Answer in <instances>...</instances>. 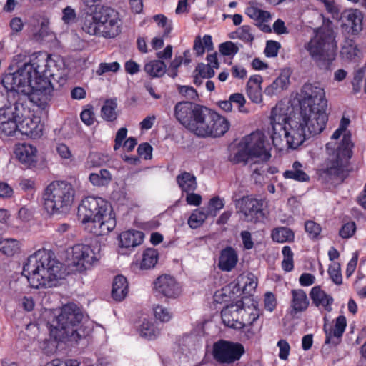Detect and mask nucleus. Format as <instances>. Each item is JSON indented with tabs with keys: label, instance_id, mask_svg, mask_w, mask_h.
Masks as SVG:
<instances>
[{
	"label": "nucleus",
	"instance_id": "nucleus-1",
	"mask_svg": "<svg viewBox=\"0 0 366 366\" xmlns=\"http://www.w3.org/2000/svg\"><path fill=\"white\" fill-rule=\"evenodd\" d=\"M300 112L297 117L288 116V108L277 104L272 108L271 139L275 147L282 144V137L289 148L296 149L307 138L320 134L328 121L327 101L322 88L305 84L300 92Z\"/></svg>",
	"mask_w": 366,
	"mask_h": 366
},
{
	"label": "nucleus",
	"instance_id": "nucleus-2",
	"mask_svg": "<svg viewBox=\"0 0 366 366\" xmlns=\"http://www.w3.org/2000/svg\"><path fill=\"white\" fill-rule=\"evenodd\" d=\"M49 59L50 55L45 51L34 53L29 62L15 72L3 76L1 84L13 93L14 102H8L1 109L16 122L30 115L29 104L31 102L43 108L47 104L51 91L48 76H53L49 74Z\"/></svg>",
	"mask_w": 366,
	"mask_h": 366
},
{
	"label": "nucleus",
	"instance_id": "nucleus-3",
	"mask_svg": "<svg viewBox=\"0 0 366 366\" xmlns=\"http://www.w3.org/2000/svg\"><path fill=\"white\" fill-rule=\"evenodd\" d=\"M66 267L51 249H39L30 255L24 264L23 273L35 289L56 287L66 275Z\"/></svg>",
	"mask_w": 366,
	"mask_h": 366
},
{
	"label": "nucleus",
	"instance_id": "nucleus-4",
	"mask_svg": "<svg viewBox=\"0 0 366 366\" xmlns=\"http://www.w3.org/2000/svg\"><path fill=\"white\" fill-rule=\"evenodd\" d=\"M77 218L84 229L95 236L107 234L117 224L111 204L102 197L89 196L82 199L78 206Z\"/></svg>",
	"mask_w": 366,
	"mask_h": 366
},
{
	"label": "nucleus",
	"instance_id": "nucleus-5",
	"mask_svg": "<svg viewBox=\"0 0 366 366\" xmlns=\"http://www.w3.org/2000/svg\"><path fill=\"white\" fill-rule=\"evenodd\" d=\"M353 144L351 134H344L339 142H328L325 145L327 157L317 169L319 178L326 183L342 182L347 176L350 161L352 157Z\"/></svg>",
	"mask_w": 366,
	"mask_h": 366
},
{
	"label": "nucleus",
	"instance_id": "nucleus-6",
	"mask_svg": "<svg viewBox=\"0 0 366 366\" xmlns=\"http://www.w3.org/2000/svg\"><path fill=\"white\" fill-rule=\"evenodd\" d=\"M322 24L313 29L312 36L304 48L317 65L323 69L331 70L337 51V33L333 23L322 14Z\"/></svg>",
	"mask_w": 366,
	"mask_h": 366
},
{
	"label": "nucleus",
	"instance_id": "nucleus-7",
	"mask_svg": "<svg viewBox=\"0 0 366 366\" xmlns=\"http://www.w3.org/2000/svg\"><path fill=\"white\" fill-rule=\"evenodd\" d=\"M82 29L90 35L115 38L121 33L119 14L109 6L96 5L85 14Z\"/></svg>",
	"mask_w": 366,
	"mask_h": 366
},
{
	"label": "nucleus",
	"instance_id": "nucleus-8",
	"mask_svg": "<svg viewBox=\"0 0 366 366\" xmlns=\"http://www.w3.org/2000/svg\"><path fill=\"white\" fill-rule=\"evenodd\" d=\"M229 128V122L226 118L201 105L189 131L199 137H219L224 135Z\"/></svg>",
	"mask_w": 366,
	"mask_h": 366
},
{
	"label": "nucleus",
	"instance_id": "nucleus-9",
	"mask_svg": "<svg viewBox=\"0 0 366 366\" xmlns=\"http://www.w3.org/2000/svg\"><path fill=\"white\" fill-rule=\"evenodd\" d=\"M55 311L54 317L49 321L50 339L45 340L41 346L46 355L54 354L61 344L69 342V303Z\"/></svg>",
	"mask_w": 366,
	"mask_h": 366
},
{
	"label": "nucleus",
	"instance_id": "nucleus-10",
	"mask_svg": "<svg viewBox=\"0 0 366 366\" xmlns=\"http://www.w3.org/2000/svg\"><path fill=\"white\" fill-rule=\"evenodd\" d=\"M44 208L50 214L66 213L69 210V187L64 181L49 184L43 196Z\"/></svg>",
	"mask_w": 366,
	"mask_h": 366
},
{
	"label": "nucleus",
	"instance_id": "nucleus-11",
	"mask_svg": "<svg viewBox=\"0 0 366 366\" xmlns=\"http://www.w3.org/2000/svg\"><path fill=\"white\" fill-rule=\"evenodd\" d=\"M84 312L83 308L74 302H70V347L88 344V336L91 329L83 322Z\"/></svg>",
	"mask_w": 366,
	"mask_h": 366
},
{
	"label": "nucleus",
	"instance_id": "nucleus-12",
	"mask_svg": "<svg viewBox=\"0 0 366 366\" xmlns=\"http://www.w3.org/2000/svg\"><path fill=\"white\" fill-rule=\"evenodd\" d=\"M72 265L81 273L91 269L99 260V249L85 244H77L71 247Z\"/></svg>",
	"mask_w": 366,
	"mask_h": 366
},
{
	"label": "nucleus",
	"instance_id": "nucleus-13",
	"mask_svg": "<svg viewBox=\"0 0 366 366\" xmlns=\"http://www.w3.org/2000/svg\"><path fill=\"white\" fill-rule=\"evenodd\" d=\"M264 204V199H257L249 195L244 196L235 201L237 212L244 216L246 222L252 223L262 222L266 217Z\"/></svg>",
	"mask_w": 366,
	"mask_h": 366
},
{
	"label": "nucleus",
	"instance_id": "nucleus-14",
	"mask_svg": "<svg viewBox=\"0 0 366 366\" xmlns=\"http://www.w3.org/2000/svg\"><path fill=\"white\" fill-rule=\"evenodd\" d=\"M249 150L251 159H258L263 162L271 158V145L264 132L259 130L244 137L242 142Z\"/></svg>",
	"mask_w": 366,
	"mask_h": 366
},
{
	"label": "nucleus",
	"instance_id": "nucleus-15",
	"mask_svg": "<svg viewBox=\"0 0 366 366\" xmlns=\"http://www.w3.org/2000/svg\"><path fill=\"white\" fill-rule=\"evenodd\" d=\"M244 352L241 343L219 340L213 345L212 355L219 363L232 364L239 360Z\"/></svg>",
	"mask_w": 366,
	"mask_h": 366
},
{
	"label": "nucleus",
	"instance_id": "nucleus-16",
	"mask_svg": "<svg viewBox=\"0 0 366 366\" xmlns=\"http://www.w3.org/2000/svg\"><path fill=\"white\" fill-rule=\"evenodd\" d=\"M201 105L189 101L179 102L174 108V115L177 120L189 130L196 112Z\"/></svg>",
	"mask_w": 366,
	"mask_h": 366
},
{
	"label": "nucleus",
	"instance_id": "nucleus-17",
	"mask_svg": "<svg viewBox=\"0 0 366 366\" xmlns=\"http://www.w3.org/2000/svg\"><path fill=\"white\" fill-rule=\"evenodd\" d=\"M157 292L167 298H177L181 294V288L176 280L167 274L159 276L154 282Z\"/></svg>",
	"mask_w": 366,
	"mask_h": 366
},
{
	"label": "nucleus",
	"instance_id": "nucleus-18",
	"mask_svg": "<svg viewBox=\"0 0 366 366\" xmlns=\"http://www.w3.org/2000/svg\"><path fill=\"white\" fill-rule=\"evenodd\" d=\"M240 306H243L242 300H238L234 304H229L222 310V320L227 327L235 330L243 329V324L239 320L241 317Z\"/></svg>",
	"mask_w": 366,
	"mask_h": 366
},
{
	"label": "nucleus",
	"instance_id": "nucleus-19",
	"mask_svg": "<svg viewBox=\"0 0 366 366\" xmlns=\"http://www.w3.org/2000/svg\"><path fill=\"white\" fill-rule=\"evenodd\" d=\"M347 327V320L344 315H339L335 321L334 327H328L325 323L323 330L325 334V344L337 345L341 342V338Z\"/></svg>",
	"mask_w": 366,
	"mask_h": 366
},
{
	"label": "nucleus",
	"instance_id": "nucleus-20",
	"mask_svg": "<svg viewBox=\"0 0 366 366\" xmlns=\"http://www.w3.org/2000/svg\"><path fill=\"white\" fill-rule=\"evenodd\" d=\"M14 154L17 159L26 168L36 167L37 163V149L36 147L27 143L19 144L15 147Z\"/></svg>",
	"mask_w": 366,
	"mask_h": 366
},
{
	"label": "nucleus",
	"instance_id": "nucleus-21",
	"mask_svg": "<svg viewBox=\"0 0 366 366\" xmlns=\"http://www.w3.org/2000/svg\"><path fill=\"white\" fill-rule=\"evenodd\" d=\"M19 133L33 139L39 138L43 134V124H40L39 117L27 116L19 122Z\"/></svg>",
	"mask_w": 366,
	"mask_h": 366
},
{
	"label": "nucleus",
	"instance_id": "nucleus-22",
	"mask_svg": "<svg viewBox=\"0 0 366 366\" xmlns=\"http://www.w3.org/2000/svg\"><path fill=\"white\" fill-rule=\"evenodd\" d=\"M238 262V254L234 248L227 246L220 252L218 267L223 272H231L237 266Z\"/></svg>",
	"mask_w": 366,
	"mask_h": 366
},
{
	"label": "nucleus",
	"instance_id": "nucleus-23",
	"mask_svg": "<svg viewBox=\"0 0 366 366\" xmlns=\"http://www.w3.org/2000/svg\"><path fill=\"white\" fill-rule=\"evenodd\" d=\"M310 296L314 305L316 307L321 306L328 312L332 311L334 299L330 295L322 290L320 286L313 287L310 290Z\"/></svg>",
	"mask_w": 366,
	"mask_h": 366
},
{
	"label": "nucleus",
	"instance_id": "nucleus-24",
	"mask_svg": "<svg viewBox=\"0 0 366 366\" xmlns=\"http://www.w3.org/2000/svg\"><path fill=\"white\" fill-rule=\"evenodd\" d=\"M144 234L139 230L129 229L119 235V245L127 249L134 248L142 244Z\"/></svg>",
	"mask_w": 366,
	"mask_h": 366
},
{
	"label": "nucleus",
	"instance_id": "nucleus-25",
	"mask_svg": "<svg viewBox=\"0 0 366 366\" xmlns=\"http://www.w3.org/2000/svg\"><path fill=\"white\" fill-rule=\"evenodd\" d=\"M291 295L290 307L292 313L297 314L306 311L310 305L306 292L302 289L292 290Z\"/></svg>",
	"mask_w": 366,
	"mask_h": 366
},
{
	"label": "nucleus",
	"instance_id": "nucleus-26",
	"mask_svg": "<svg viewBox=\"0 0 366 366\" xmlns=\"http://www.w3.org/2000/svg\"><path fill=\"white\" fill-rule=\"evenodd\" d=\"M176 181L182 193L194 192L197 188V178L190 172H182L177 176Z\"/></svg>",
	"mask_w": 366,
	"mask_h": 366
},
{
	"label": "nucleus",
	"instance_id": "nucleus-27",
	"mask_svg": "<svg viewBox=\"0 0 366 366\" xmlns=\"http://www.w3.org/2000/svg\"><path fill=\"white\" fill-rule=\"evenodd\" d=\"M363 16L357 9L351 10L345 17L344 24L350 28L352 34L357 35L362 30Z\"/></svg>",
	"mask_w": 366,
	"mask_h": 366
},
{
	"label": "nucleus",
	"instance_id": "nucleus-28",
	"mask_svg": "<svg viewBox=\"0 0 366 366\" xmlns=\"http://www.w3.org/2000/svg\"><path fill=\"white\" fill-rule=\"evenodd\" d=\"M127 280L123 275H117L112 283V297L116 301L123 300L128 293Z\"/></svg>",
	"mask_w": 366,
	"mask_h": 366
},
{
	"label": "nucleus",
	"instance_id": "nucleus-29",
	"mask_svg": "<svg viewBox=\"0 0 366 366\" xmlns=\"http://www.w3.org/2000/svg\"><path fill=\"white\" fill-rule=\"evenodd\" d=\"M302 164L299 161H295L292 169L285 170L282 176L285 179H292L299 182H306L310 181V176L302 169Z\"/></svg>",
	"mask_w": 366,
	"mask_h": 366
},
{
	"label": "nucleus",
	"instance_id": "nucleus-30",
	"mask_svg": "<svg viewBox=\"0 0 366 366\" xmlns=\"http://www.w3.org/2000/svg\"><path fill=\"white\" fill-rule=\"evenodd\" d=\"M117 102L116 99H107L104 101L101 108L102 118L109 122H113L117 120L118 113L117 112Z\"/></svg>",
	"mask_w": 366,
	"mask_h": 366
},
{
	"label": "nucleus",
	"instance_id": "nucleus-31",
	"mask_svg": "<svg viewBox=\"0 0 366 366\" xmlns=\"http://www.w3.org/2000/svg\"><path fill=\"white\" fill-rule=\"evenodd\" d=\"M240 314L239 320L243 324V328L251 326L259 317V311L254 305L244 307L243 305V306H240Z\"/></svg>",
	"mask_w": 366,
	"mask_h": 366
},
{
	"label": "nucleus",
	"instance_id": "nucleus-32",
	"mask_svg": "<svg viewBox=\"0 0 366 366\" xmlns=\"http://www.w3.org/2000/svg\"><path fill=\"white\" fill-rule=\"evenodd\" d=\"M290 84V78L286 75H280L273 82L267 86L264 90V93L269 96L276 95L282 91L287 89Z\"/></svg>",
	"mask_w": 366,
	"mask_h": 366
},
{
	"label": "nucleus",
	"instance_id": "nucleus-33",
	"mask_svg": "<svg viewBox=\"0 0 366 366\" xmlns=\"http://www.w3.org/2000/svg\"><path fill=\"white\" fill-rule=\"evenodd\" d=\"M271 237L278 243L292 242L295 239L294 232L288 227H280L272 230Z\"/></svg>",
	"mask_w": 366,
	"mask_h": 366
},
{
	"label": "nucleus",
	"instance_id": "nucleus-34",
	"mask_svg": "<svg viewBox=\"0 0 366 366\" xmlns=\"http://www.w3.org/2000/svg\"><path fill=\"white\" fill-rule=\"evenodd\" d=\"M214 49L212 36L210 35H204L202 41L200 37L196 38L194 42L193 50L196 56H199L204 54L205 50L207 51H212Z\"/></svg>",
	"mask_w": 366,
	"mask_h": 366
},
{
	"label": "nucleus",
	"instance_id": "nucleus-35",
	"mask_svg": "<svg viewBox=\"0 0 366 366\" xmlns=\"http://www.w3.org/2000/svg\"><path fill=\"white\" fill-rule=\"evenodd\" d=\"M166 64L160 60H152L144 65V71L152 77H161L166 72Z\"/></svg>",
	"mask_w": 366,
	"mask_h": 366
},
{
	"label": "nucleus",
	"instance_id": "nucleus-36",
	"mask_svg": "<svg viewBox=\"0 0 366 366\" xmlns=\"http://www.w3.org/2000/svg\"><path fill=\"white\" fill-rule=\"evenodd\" d=\"M159 253L157 249L147 248L142 254V259L140 263L142 269H149L153 268L157 263Z\"/></svg>",
	"mask_w": 366,
	"mask_h": 366
},
{
	"label": "nucleus",
	"instance_id": "nucleus-37",
	"mask_svg": "<svg viewBox=\"0 0 366 366\" xmlns=\"http://www.w3.org/2000/svg\"><path fill=\"white\" fill-rule=\"evenodd\" d=\"M89 179L94 186L104 187L109 184L112 176L109 170L102 169L97 173H91Z\"/></svg>",
	"mask_w": 366,
	"mask_h": 366
},
{
	"label": "nucleus",
	"instance_id": "nucleus-38",
	"mask_svg": "<svg viewBox=\"0 0 366 366\" xmlns=\"http://www.w3.org/2000/svg\"><path fill=\"white\" fill-rule=\"evenodd\" d=\"M360 51L353 39H347L342 45L340 54L343 59L349 61L355 60Z\"/></svg>",
	"mask_w": 366,
	"mask_h": 366
},
{
	"label": "nucleus",
	"instance_id": "nucleus-39",
	"mask_svg": "<svg viewBox=\"0 0 366 366\" xmlns=\"http://www.w3.org/2000/svg\"><path fill=\"white\" fill-rule=\"evenodd\" d=\"M139 333L142 337L153 340L159 335V331L152 322L144 320L140 326Z\"/></svg>",
	"mask_w": 366,
	"mask_h": 366
},
{
	"label": "nucleus",
	"instance_id": "nucleus-40",
	"mask_svg": "<svg viewBox=\"0 0 366 366\" xmlns=\"http://www.w3.org/2000/svg\"><path fill=\"white\" fill-rule=\"evenodd\" d=\"M19 249V242L14 239H0V251L5 255L11 257Z\"/></svg>",
	"mask_w": 366,
	"mask_h": 366
},
{
	"label": "nucleus",
	"instance_id": "nucleus-41",
	"mask_svg": "<svg viewBox=\"0 0 366 366\" xmlns=\"http://www.w3.org/2000/svg\"><path fill=\"white\" fill-rule=\"evenodd\" d=\"M208 217L209 214L204 211L195 210L191 214L188 219V224L192 229L199 228L202 225Z\"/></svg>",
	"mask_w": 366,
	"mask_h": 366
},
{
	"label": "nucleus",
	"instance_id": "nucleus-42",
	"mask_svg": "<svg viewBox=\"0 0 366 366\" xmlns=\"http://www.w3.org/2000/svg\"><path fill=\"white\" fill-rule=\"evenodd\" d=\"M283 260L282 262V268L284 271L289 272L294 269V254L290 246H284L282 249Z\"/></svg>",
	"mask_w": 366,
	"mask_h": 366
},
{
	"label": "nucleus",
	"instance_id": "nucleus-43",
	"mask_svg": "<svg viewBox=\"0 0 366 366\" xmlns=\"http://www.w3.org/2000/svg\"><path fill=\"white\" fill-rule=\"evenodd\" d=\"M224 206V199L218 196L213 197L208 202L207 212L210 217H216L218 212L221 210Z\"/></svg>",
	"mask_w": 366,
	"mask_h": 366
},
{
	"label": "nucleus",
	"instance_id": "nucleus-44",
	"mask_svg": "<svg viewBox=\"0 0 366 366\" xmlns=\"http://www.w3.org/2000/svg\"><path fill=\"white\" fill-rule=\"evenodd\" d=\"M236 34L238 39L250 45L254 39L252 27L249 25H243L239 27L236 31Z\"/></svg>",
	"mask_w": 366,
	"mask_h": 366
},
{
	"label": "nucleus",
	"instance_id": "nucleus-45",
	"mask_svg": "<svg viewBox=\"0 0 366 366\" xmlns=\"http://www.w3.org/2000/svg\"><path fill=\"white\" fill-rule=\"evenodd\" d=\"M244 279L242 292L247 295H252L257 287V278L252 273H249Z\"/></svg>",
	"mask_w": 366,
	"mask_h": 366
},
{
	"label": "nucleus",
	"instance_id": "nucleus-46",
	"mask_svg": "<svg viewBox=\"0 0 366 366\" xmlns=\"http://www.w3.org/2000/svg\"><path fill=\"white\" fill-rule=\"evenodd\" d=\"M55 134L59 139V142L56 144V150L61 158H69V147L64 142H60L61 137L64 135V128L61 127L58 131L55 129Z\"/></svg>",
	"mask_w": 366,
	"mask_h": 366
},
{
	"label": "nucleus",
	"instance_id": "nucleus-47",
	"mask_svg": "<svg viewBox=\"0 0 366 366\" xmlns=\"http://www.w3.org/2000/svg\"><path fill=\"white\" fill-rule=\"evenodd\" d=\"M364 78H365V76L363 69H359L354 72L353 78L351 81L354 94L360 92Z\"/></svg>",
	"mask_w": 366,
	"mask_h": 366
},
{
	"label": "nucleus",
	"instance_id": "nucleus-48",
	"mask_svg": "<svg viewBox=\"0 0 366 366\" xmlns=\"http://www.w3.org/2000/svg\"><path fill=\"white\" fill-rule=\"evenodd\" d=\"M328 274L335 284L339 285L342 283L340 264L339 263H334L333 264L330 265L328 268Z\"/></svg>",
	"mask_w": 366,
	"mask_h": 366
},
{
	"label": "nucleus",
	"instance_id": "nucleus-49",
	"mask_svg": "<svg viewBox=\"0 0 366 366\" xmlns=\"http://www.w3.org/2000/svg\"><path fill=\"white\" fill-rule=\"evenodd\" d=\"M153 310L156 319L161 322H168L172 318V312H170L167 308L164 307L162 305H157L154 307Z\"/></svg>",
	"mask_w": 366,
	"mask_h": 366
},
{
	"label": "nucleus",
	"instance_id": "nucleus-50",
	"mask_svg": "<svg viewBox=\"0 0 366 366\" xmlns=\"http://www.w3.org/2000/svg\"><path fill=\"white\" fill-rule=\"evenodd\" d=\"M305 229L312 239H317L322 231L320 225L312 220H308L305 223Z\"/></svg>",
	"mask_w": 366,
	"mask_h": 366
},
{
	"label": "nucleus",
	"instance_id": "nucleus-51",
	"mask_svg": "<svg viewBox=\"0 0 366 366\" xmlns=\"http://www.w3.org/2000/svg\"><path fill=\"white\" fill-rule=\"evenodd\" d=\"M247 94L253 103L259 104L262 100L261 86H247Z\"/></svg>",
	"mask_w": 366,
	"mask_h": 366
},
{
	"label": "nucleus",
	"instance_id": "nucleus-52",
	"mask_svg": "<svg viewBox=\"0 0 366 366\" xmlns=\"http://www.w3.org/2000/svg\"><path fill=\"white\" fill-rule=\"evenodd\" d=\"M87 108L82 110L80 114L81 120L87 126H91L94 123L95 114L93 111V106L87 104Z\"/></svg>",
	"mask_w": 366,
	"mask_h": 366
},
{
	"label": "nucleus",
	"instance_id": "nucleus-53",
	"mask_svg": "<svg viewBox=\"0 0 366 366\" xmlns=\"http://www.w3.org/2000/svg\"><path fill=\"white\" fill-rule=\"evenodd\" d=\"M356 232V224L354 222L345 223L339 230V235L342 239L352 237Z\"/></svg>",
	"mask_w": 366,
	"mask_h": 366
},
{
	"label": "nucleus",
	"instance_id": "nucleus-54",
	"mask_svg": "<svg viewBox=\"0 0 366 366\" xmlns=\"http://www.w3.org/2000/svg\"><path fill=\"white\" fill-rule=\"evenodd\" d=\"M324 4V6L328 14L332 19H337L340 17V9L334 0H319Z\"/></svg>",
	"mask_w": 366,
	"mask_h": 366
},
{
	"label": "nucleus",
	"instance_id": "nucleus-55",
	"mask_svg": "<svg viewBox=\"0 0 366 366\" xmlns=\"http://www.w3.org/2000/svg\"><path fill=\"white\" fill-rule=\"evenodd\" d=\"M219 51L223 56H234L239 51L238 46L232 41H226L219 45Z\"/></svg>",
	"mask_w": 366,
	"mask_h": 366
},
{
	"label": "nucleus",
	"instance_id": "nucleus-56",
	"mask_svg": "<svg viewBox=\"0 0 366 366\" xmlns=\"http://www.w3.org/2000/svg\"><path fill=\"white\" fill-rule=\"evenodd\" d=\"M230 102L232 104H234L237 106L238 111L242 113H247L248 111L245 108L244 105L246 103V99L244 95L241 93H234L229 96Z\"/></svg>",
	"mask_w": 366,
	"mask_h": 366
},
{
	"label": "nucleus",
	"instance_id": "nucleus-57",
	"mask_svg": "<svg viewBox=\"0 0 366 366\" xmlns=\"http://www.w3.org/2000/svg\"><path fill=\"white\" fill-rule=\"evenodd\" d=\"M195 71L203 79H209L214 76V71L210 64L200 63L197 66Z\"/></svg>",
	"mask_w": 366,
	"mask_h": 366
},
{
	"label": "nucleus",
	"instance_id": "nucleus-58",
	"mask_svg": "<svg viewBox=\"0 0 366 366\" xmlns=\"http://www.w3.org/2000/svg\"><path fill=\"white\" fill-rule=\"evenodd\" d=\"M153 19L159 26L164 29L163 36H167L172 29L171 25L168 24L167 18L164 14H157L154 16Z\"/></svg>",
	"mask_w": 366,
	"mask_h": 366
},
{
	"label": "nucleus",
	"instance_id": "nucleus-59",
	"mask_svg": "<svg viewBox=\"0 0 366 366\" xmlns=\"http://www.w3.org/2000/svg\"><path fill=\"white\" fill-rule=\"evenodd\" d=\"M280 47V43L272 40L267 41L264 49L265 56L267 57L277 56Z\"/></svg>",
	"mask_w": 366,
	"mask_h": 366
},
{
	"label": "nucleus",
	"instance_id": "nucleus-60",
	"mask_svg": "<svg viewBox=\"0 0 366 366\" xmlns=\"http://www.w3.org/2000/svg\"><path fill=\"white\" fill-rule=\"evenodd\" d=\"M177 89L178 92L187 99L195 100L198 97L197 90L192 86L179 85Z\"/></svg>",
	"mask_w": 366,
	"mask_h": 366
},
{
	"label": "nucleus",
	"instance_id": "nucleus-61",
	"mask_svg": "<svg viewBox=\"0 0 366 366\" xmlns=\"http://www.w3.org/2000/svg\"><path fill=\"white\" fill-rule=\"evenodd\" d=\"M119 69L120 64L117 61L111 63H100L97 72L99 75H102L109 71L117 72Z\"/></svg>",
	"mask_w": 366,
	"mask_h": 366
},
{
	"label": "nucleus",
	"instance_id": "nucleus-62",
	"mask_svg": "<svg viewBox=\"0 0 366 366\" xmlns=\"http://www.w3.org/2000/svg\"><path fill=\"white\" fill-rule=\"evenodd\" d=\"M152 147L147 142L142 143L138 146L137 153L139 157H143L145 160L152 159Z\"/></svg>",
	"mask_w": 366,
	"mask_h": 366
},
{
	"label": "nucleus",
	"instance_id": "nucleus-63",
	"mask_svg": "<svg viewBox=\"0 0 366 366\" xmlns=\"http://www.w3.org/2000/svg\"><path fill=\"white\" fill-rule=\"evenodd\" d=\"M277 346L279 347V357L282 360H286L288 358L290 352V346L287 340H280Z\"/></svg>",
	"mask_w": 366,
	"mask_h": 366
},
{
	"label": "nucleus",
	"instance_id": "nucleus-64",
	"mask_svg": "<svg viewBox=\"0 0 366 366\" xmlns=\"http://www.w3.org/2000/svg\"><path fill=\"white\" fill-rule=\"evenodd\" d=\"M264 308L269 312L274 310L277 306V300L274 294L271 292H266L264 295Z\"/></svg>",
	"mask_w": 366,
	"mask_h": 366
}]
</instances>
